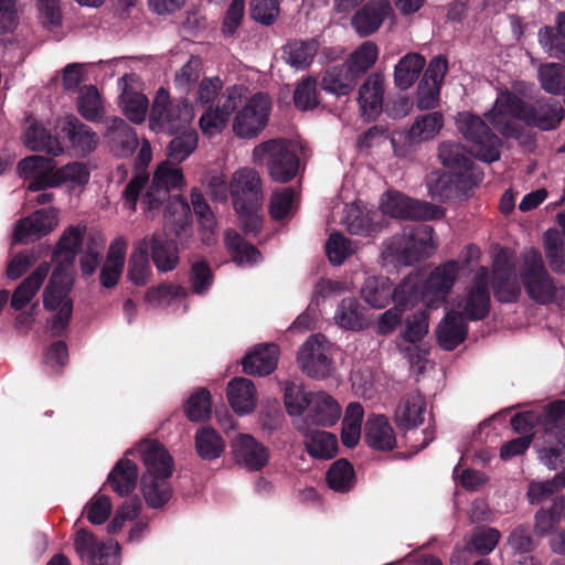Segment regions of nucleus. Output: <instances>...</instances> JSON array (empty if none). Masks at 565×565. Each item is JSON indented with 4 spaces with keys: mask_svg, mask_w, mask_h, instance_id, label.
Masks as SVG:
<instances>
[{
    "mask_svg": "<svg viewBox=\"0 0 565 565\" xmlns=\"http://www.w3.org/2000/svg\"><path fill=\"white\" fill-rule=\"evenodd\" d=\"M443 126L444 117L439 111L418 116L408 130V139L413 142L430 140L439 134Z\"/></svg>",
    "mask_w": 565,
    "mask_h": 565,
    "instance_id": "nucleus-53",
    "label": "nucleus"
},
{
    "mask_svg": "<svg viewBox=\"0 0 565 565\" xmlns=\"http://www.w3.org/2000/svg\"><path fill=\"white\" fill-rule=\"evenodd\" d=\"M138 467L128 458L120 459L108 475L107 481L119 495H128L136 488Z\"/></svg>",
    "mask_w": 565,
    "mask_h": 565,
    "instance_id": "nucleus-39",
    "label": "nucleus"
},
{
    "mask_svg": "<svg viewBox=\"0 0 565 565\" xmlns=\"http://www.w3.org/2000/svg\"><path fill=\"white\" fill-rule=\"evenodd\" d=\"M136 76L126 74L119 81L118 85L121 89L119 105L125 116L135 124L143 122L148 107V98L134 88Z\"/></svg>",
    "mask_w": 565,
    "mask_h": 565,
    "instance_id": "nucleus-22",
    "label": "nucleus"
},
{
    "mask_svg": "<svg viewBox=\"0 0 565 565\" xmlns=\"http://www.w3.org/2000/svg\"><path fill=\"white\" fill-rule=\"evenodd\" d=\"M141 491L147 504L152 509L163 507L172 495L169 478L142 476Z\"/></svg>",
    "mask_w": 565,
    "mask_h": 565,
    "instance_id": "nucleus-49",
    "label": "nucleus"
},
{
    "mask_svg": "<svg viewBox=\"0 0 565 565\" xmlns=\"http://www.w3.org/2000/svg\"><path fill=\"white\" fill-rule=\"evenodd\" d=\"M460 271L457 260H448L435 267L426 277L418 271L409 274L398 286L396 297L399 302H422L427 309H437L455 286Z\"/></svg>",
    "mask_w": 565,
    "mask_h": 565,
    "instance_id": "nucleus-2",
    "label": "nucleus"
},
{
    "mask_svg": "<svg viewBox=\"0 0 565 565\" xmlns=\"http://www.w3.org/2000/svg\"><path fill=\"white\" fill-rule=\"evenodd\" d=\"M427 413L425 396L418 391L405 394L395 409V422L401 429H414L420 426Z\"/></svg>",
    "mask_w": 565,
    "mask_h": 565,
    "instance_id": "nucleus-26",
    "label": "nucleus"
},
{
    "mask_svg": "<svg viewBox=\"0 0 565 565\" xmlns=\"http://www.w3.org/2000/svg\"><path fill=\"white\" fill-rule=\"evenodd\" d=\"M244 86L233 85L226 88L221 106L210 105L199 118L202 134L209 138L215 137L227 127L230 117L242 102Z\"/></svg>",
    "mask_w": 565,
    "mask_h": 565,
    "instance_id": "nucleus-14",
    "label": "nucleus"
},
{
    "mask_svg": "<svg viewBox=\"0 0 565 565\" xmlns=\"http://www.w3.org/2000/svg\"><path fill=\"white\" fill-rule=\"evenodd\" d=\"M563 115V108L557 102L526 106L508 90L500 92L492 109L486 113L487 119L505 137L519 135L518 120L542 130H551L559 125Z\"/></svg>",
    "mask_w": 565,
    "mask_h": 565,
    "instance_id": "nucleus-1",
    "label": "nucleus"
},
{
    "mask_svg": "<svg viewBox=\"0 0 565 565\" xmlns=\"http://www.w3.org/2000/svg\"><path fill=\"white\" fill-rule=\"evenodd\" d=\"M85 238V226L72 225L63 232L54 252V257L60 262L57 268H65L74 263L79 245H84Z\"/></svg>",
    "mask_w": 565,
    "mask_h": 565,
    "instance_id": "nucleus-37",
    "label": "nucleus"
},
{
    "mask_svg": "<svg viewBox=\"0 0 565 565\" xmlns=\"http://www.w3.org/2000/svg\"><path fill=\"white\" fill-rule=\"evenodd\" d=\"M147 237L148 248L151 249V259L156 268L161 273H169L177 268L180 257L175 244L159 232Z\"/></svg>",
    "mask_w": 565,
    "mask_h": 565,
    "instance_id": "nucleus-31",
    "label": "nucleus"
},
{
    "mask_svg": "<svg viewBox=\"0 0 565 565\" xmlns=\"http://www.w3.org/2000/svg\"><path fill=\"white\" fill-rule=\"evenodd\" d=\"M460 134L471 143V152L482 161L493 162L500 158L501 140L490 131L478 116L463 111L456 117Z\"/></svg>",
    "mask_w": 565,
    "mask_h": 565,
    "instance_id": "nucleus-11",
    "label": "nucleus"
},
{
    "mask_svg": "<svg viewBox=\"0 0 565 565\" xmlns=\"http://www.w3.org/2000/svg\"><path fill=\"white\" fill-rule=\"evenodd\" d=\"M375 214L360 204L352 203L344 210L343 224L353 235H369L376 230L373 220Z\"/></svg>",
    "mask_w": 565,
    "mask_h": 565,
    "instance_id": "nucleus-45",
    "label": "nucleus"
},
{
    "mask_svg": "<svg viewBox=\"0 0 565 565\" xmlns=\"http://www.w3.org/2000/svg\"><path fill=\"white\" fill-rule=\"evenodd\" d=\"M365 440L376 450H392L396 446V435L384 415H371L365 425Z\"/></svg>",
    "mask_w": 565,
    "mask_h": 565,
    "instance_id": "nucleus-35",
    "label": "nucleus"
},
{
    "mask_svg": "<svg viewBox=\"0 0 565 565\" xmlns=\"http://www.w3.org/2000/svg\"><path fill=\"white\" fill-rule=\"evenodd\" d=\"M225 245L231 252L233 262L239 267L253 266L262 259L260 253L234 231L226 232Z\"/></svg>",
    "mask_w": 565,
    "mask_h": 565,
    "instance_id": "nucleus-48",
    "label": "nucleus"
},
{
    "mask_svg": "<svg viewBox=\"0 0 565 565\" xmlns=\"http://www.w3.org/2000/svg\"><path fill=\"white\" fill-rule=\"evenodd\" d=\"M364 411L361 404L350 403L347 407L341 439L345 447L353 448L358 445L361 438V425Z\"/></svg>",
    "mask_w": 565,
    "mask_h": 565,
    "instance_id": "nucleus-57",
    "label": "nucleus"
},
{
    "mask_svg": "<svg viewBox=\"0 0 565 565\" xmlns=\"http://www.w3.org/2000/svg\"><path fill=\"white\" fill-rule=\"evenodd\" d=\"M466 335L467 326L458 313H447L438 324L437 340L445 350H454L466 339Z\"/></svg>",
    "mask_w": 565,
    "mask_h": 565,
    "instance_id": "nucleus-38",
    "label": "nucleus"
},
{
    "mask_svg": "<svg viewBox=\"0 0 565 565\" xmlns=\"http://www.w3.org/2000/svg\"><path fill=\"white\" fill-rule=\"evenodd\" d=\"M456 307L460 310V316H465L469 320L483 319L490 308L489 292V270L480 267L473 278L472 286L468 292L460 298Z\"/></svg>",
    "mask_w": 565,
    "mask_h": 565,
    "instance_id": "nucleus-17",
    "label": "nucleus"
},
{
    "mask_svg": "<svg viewBox=\"0 0 565 565\" xmlns=\"http://www.w3.org/2000/svg\"><path fill=\"white\" fill-rule=\"evenodd\" d=\"M392 284L386 277L372 276L365 279L361 289L362 299L373 308H384L393 299Z\"/></svg>",
    "mask_w": 565,
    "mask_h": 565,
    "instance_id": "nucleus-44",
    "label": "nucleus"
},
{
    "mask_svg": "<svg viewBox=\"0 0 565 565\" xmlns=\"http://www.w3.org/2000/svg\"><path fill=\"white\" fill-rule=\"evenodd\" d=\"M385 79L380 73H373L359 88L358 103L361 111L369 118H376L383 109Z\"/></svg>",
    "mask_w": 565,
    "mask_h": 565,
    "instance_id": "nucleus-28",
    "label": "nucleus"
},
{
    "mask_svg": "<svg viewBox=\"0 0 565 565\" xmlns=\"http://www.w3.org/2000/svg\"><path fill=\"white\" fill-rule=\"evenodd\" d=\"M230 193L242 228L247 234H256L262 226L259 210L264 200L258 172L248 167L236 170L230 182Z\"/></svg>",
    "mask_w": 565,
    "mask_h": 565,
    "instance_id": "nucleus-4",
    "label": "nucleus"
},
{
    "mask_svg": "<svg viewBox=\"0 0 565 565\" xmlns=\"http://www.w3.org/2000/svg\"><path fill=\"white\" fill-rule=\"evenodd\" d=\"M380 209L383 214L405 220H437L444 216V210L428 202L413 200L397 191L383 194Z\"/></svg>",
    "mask_w": 565,
    "mask_h": 565,
    "instance_id": "nucleus-13",
    "label": "nucleus"
},
{
    "mask_svg": "<svg viewBox=\"0 0 565 565\" xmlns=\"http://www.w3.org/2000/svg\"><path fill=\"white\" fill-rule=\"evenodd\" d=\"M191 202L198 217L202 242L205 245H211L215 241L216 221L214 214L198 189L192 190Z\"/></svg>",
    "mask_w": 565,
    "mask_h": 565,
    "instance_id": "nucleus-46",
    "label": "nucleus"
},
{
    "mask_svg": "<svg viewBox=\"0 0 565 565\" xmlns=\"http://www.w3.org/2000/svg\"><path fill=\"white\" fill-rule=\"evenodd\" d=\"M232 450L236 462L248 470H259L269 460L268 449L248 434L237 435L232 441Z\"/></svg>",
    "mask_w": 565,
    "mask_h": 565,
    "instance_id": "nucleus-21",
    "label": "nucleus"
},
{
    "mask_svg": "<svg viewBox=\"0 0 565 565\" xmlns=\"http://www.w3.org/2000/svg\"><path fill=\"white\" fill-rule=\"evenodd\" d=\"M297 364L303 374L311 379L323 380L334 370L333 345L322 334H315L299 348Z\"/></svg>",
    "mask_w": 565,
    "mask_h": 565,
    "instance_id": "nucleus-12",
    "label": "nucleus"
},
{
    "mask_svg": "<svg viewBox=\"0 0 565 565\" xmlns=\"http://www.w3.org/2000/svg\"><path fill=\"white\" fill-rule=\"evenodd\" d=\"M227 399L238 415L252 413L257 404V393L253 382L245 377H235L227 384Z\"/></svg>",
    "mask_w": 565,
    "mask_h": 565,
    "instance_id": "nucleus-32",
    "label": "nucleus"
},
{
    "mask_svg": "<svg viewBox=\"0 0 565 565\" xmlns=\"http://www.w3.org/2000/svg\"><path fill=\"white\" fill-rule=\"evenodd\" d=\"M438 157L444 167L450 172H463L469 177L472 166L471 159L466 154L463 148L456 142L445 141L439 145Z\"/></svg>",
    "mask_w": 565,
    "mask_h": 565,
    "instance_id": "nucleus-50",
    "label": "nucleus"
},
{
    "mask_svg": "<svg viewBox=\"0 0 565 565\" xmlns=\"http://www.w3.org/2000/svg\"><path fill=\"white\" fill-rule=\"evenodd\" d=\"M128 239L116 237L109 245L107 256L99 273L100 285L106 289L115 288L122 275Z\"/></svg>",
    "mask_w": 565,
    "mask_h": 565,
    "instance_id": "nucleus-23",
    "label": "nucleus"
},
{
    "mask_svg": "<svg viewBox=\"0 0 565 565\" xmlns=\"http://www.w3.org/2000/svg\"><path fill=\"white\" fill-rule=\"evenodd\" d=\"M468 178L463 172L434 171L427 177L428 193L434 200H450L461 191Z\"/></svg>",
    "mask_w": 565,
    "mask_h": 565,
    "instance_id": "nucleus-30",
    "label": "nucleus"
},
{
    "mask_svg": "<svg viewBox=\"0 0 565 565\" xmlns=\"http://www.w3.org/2000/svg\"><path fill=\"white\" fill-rule=\"evenodd\" d=\"M88 167L83 162H72L54 170L51 186L67 185L70 189L83 188L89 181Z\"/></svg>",
    "mask_w": 565,
    "mask_h": 565,
    "instance_id": "nucleus-54",
    "label": "nucleus"
},
{
    "mask_svg": "<svg viewBox=\"0 0 565 565\" xmlns=\"http://www.w3.org/2000/svg\"><path fill=\"white\" fill-rule=\"evenodd\" d=\"M255 164L267 163L269 177L277 182L287 183L299 172V158L296 145L286 139H270L258 143L252 152Z\"/></svg>",
    "mask_w": 565,
    "mask_h": 565,
    "instance_id": "nucleus-6",
    "label": "nucleus"
},
{
    "mask_svg": "<svg viewBox=\"0 0 565 565\" xmlns=\"http://www.w3.org/2000/svg\"><path fill=\"white\" fill-rule=\"evenodd\" d=\"M246 88L242 102L233 113L232 131L239 139H254L267 126L271 113V99L265 93L246 95Z\"/></svg>",
    "mask_w": 565,
    "mask_h": 565,
    "instance_id": "nucleus-8",
    "label": "nucleus"
},
{
    "mask_svg": "<svg viewBox=\"0 0 565 565\" xmlns=\"http://www.w3.org/2000/svg\"><path fill=\"white\" fill-rule=\"evenodd\" d=\"M355 242L347 238L339 232L331 233L326 243V254L329 262L334 266H340L344 260L358 250Z\"/></svg>",
    "mask_w": 565,
    "mask_h": 565,
    "instance_id": "nucleus-59",
    "label": "nucleus"
},
{
    "mask_svg": "<svg viewBox=\"0 0 565 565\" xmlns=\"http://www.w3.org/2000/svg\"><path fill=\"white\" fill-rule=\"evenodd\" d=\"M312 394L311 392H306L300 385L287 383L285 386V406L287 413L297 418L305 416V411L309 407Z\"/></svg>",
    "mask_w": 565,
    "mask_h": 565,
    "instance_id": "nucleus-62",
    "label": "nucleus"
},
{
    "mask_svg": "<svg viewBox=\"0 0 565 565\" xmlns=\"http://www.w3.org/2000/svg\"><path fill=\"white\" fill-rule=\"evenodd\" d=\"M377 58V45L372 41H365L349 55L345 65L359 78L376 63Z\"/></svg>",
    "mask_w": 565,
    "mask_h": 565,
    "instance_id": "nucleus-56",
    "label": "nucleus"
},
{
    "mask_svg": "<svg viewBox=\"0 0 565 565\" xmlns=\"http://www.w3.org/2000/svg\"><path fill=\"white\" fill-rule=\"evenodd\" d=\"M50 271L47 263L40 264L12 294L10 305L14 310H21L36 296Z\"/></svg>",
    "mask_w": 565,
    "mask_h": 565,
    "instance_id": "nucleus-36",
    "label": "nucleus"
},
{
    "mask_svg": "<svg viewBox=\"0 0 565 565\" xmlns=\"http://www.w3.org/2000/svg\"><path fill=\"white\" fill-rule=\"evenodd\" d=\"M327 481L329 487L338 492H347L354 484V470L347 460L335 461L328 471Z\"/></svg>",
    "mask_w": 565,
    "mask_h": 565,
    "instance_id": "nucleus-64",
    "label": "nucleus"
},
{
    "mask_svg": "<svg viewBox=\"0 0 565 565\" xmlns=\"http://www.w3.org/2000/svg\"><path fill=\"white\" fill-rule=\"evenodd\" d=\"M104 139L110 150L119 157L130 156L138 146L136 131L119 117L106 121Z\"/></svg>",
    "mask_w": 565,
    "mask_h": 565,
    "instance_id": "nucleus-24",
    "label": "nucleus"
},
{
    "mask_svg": "<svg viewBox=\"0 0 565 565\" xmlns=\"http://www.w3.org/2000/svg\"><path fill=\"white\" fill-rule=\"evenodd\" d=\"M184 412L189 420H205L211 415V394L205 388L195 390L186 399Z\"/></svg>",
    "mask_w": 565,
    "mask_h": 565,
    "instance_id": "nucleus-63",
    "label": "nucleus"
},
{
    "mask_svg": "<svg viewBox=\"0 0 565 565\" xmlns=\"http://www.w3.org/2000/svg\"><path fill=\"white\" fill-rule=\"evenodd\" d=\"M392 13L387 1H370L354 13L351 23L360 36H367L376 32Z\"/></svg>",
    "mask_w": 565,
    "mask_h": 565,
    "instance_id": "nucleus-25",
    "label": "nucleus"
},
{
    "mask_svg": "<svg viewBox=\"0 0 565 565\" xmlns=\"http://www.w3.org/2000/svg\"><path fill=\"white\" fill-rule=\"evenodd\" d=\"M563 488H565V468L551 480L531 481L526 495L530 504H539Z\"/></svg>",
    "mask_w": 565,
    "mask_h": 565,
    "instance_id": "nucleus-61",
    "label": "nucleus"
},
{
    "mask_svg": "<svg viewBox=\"0 0 565 565\" xmlns=\"http://www.w3.org/2000/svg\"><path fill=\"white\" fill-rule=\"evenodd\" d=\"M58 223L55 209H40L28 217L21 220L14 230V239L28 243L52 232Z\"/></svg>",
    "mask_w": 565,
    "mask_h": 565,
    "instance_id": "nucleus-19",
    "label": "nucleus"
},
{
    "mask_svg": "<svg viewBox=\"0 0 565 565\" xmlns=\"http://www.w3.org/2000/svg\"><path fill=\"white\" fill-rule=\"evenodd\" d=\"M55 128L68 138L72 148L78 154L85 156L93 152L99 143L98 135L73 115L60 118Z\"/></svg>",
    "mask_w": 565,
    "mask_h": 565,
    "instance_id": "nucleus-20",
    "label": "nucleus"
},
{
    "mask_svg": "<svg viewBox=\"0 0 565 565\" xmlns=\"http://www.w3.org/2000/svg\"><path fill=\"white\" fill-rule=\"evenodd\" d=\"M184 184L180 168L170 161H162L153 173L152 181L143 172L137 173L126 186L124 204L130 211H136L138 200L146 211L158 209L168 200L169 193Z\"/></svg>",
    "mask_w": 565,
    "mask_h": 565,
    "instance_id": "nucleus-3",
    "label": "nucleus"
},
{
    "mask_svg": "<svg viewBox=\"0 0 565 565\" xmlns=\"http://www.w3.org/2000/svg\"><path fill=\"white\" fill-rule=\"evenodd\" d=\"M539 79L542 88L553 95L565 92V66L547 63L539 67Z\"/></svg>",
    "mask_w": 565,
    "mask_h": 565,
    "instance_id": "nucleus-60",
    "label": "nucleus"
},
{
    "mask_svg": "<svg viewBox=\"0 0 565 565\" xmlns=\"http://www.w3.org/2000/svg\"><path fill=\"white\" fill-rule=\"evenodd\" d=\"M317 51L316 40H295L285 45L284 55L287 64L296 68H305L311 64Z\"/></svg>",
    "mask_w": 565,
    "mask_h": 565,
    "instance_id": "nucleus-52",
    "label": "nucleus"
},
{
    "mask_svg": "<svg viewBox=\"0 0 565 565\" xmlns=\"http://www.w3.org/2000/svg\"><path fill=\"white\" fill-rule=\"evenodd\" d=\"M74 547L79 558L90 565H119V545L113 540L100 541L87 530L76 532Z\"/></svg>",
    "mask_w": 565,
    "mask_h": 565,
    "instance_id": "nucleus-16",
    "label": "nucleus"
},
{
    "mask_svg": "<svg viewBox=\"0 0 565 565\" xmlns=\"http://www.w3.org/2000/svg\"><path fill=\"white\" fill-rule=\"evenodd\" d=\"M340 416L339 403L328 393L319 391L312 394L305 416L296 418L294 424L299 433H307L310 428L332 426L340 419Z\"/></svg>",
    "mask_w": 565,
    "mask_h": 565,
    "instance_id": "nucleus-15",
    "label": "nucleus"
},
{
    "mask_svg": "<svg viewBox=\"0 0 565 565\" xmlns=\"http://www.w3.org/2000/svg\"><path fill=\"white\" fill-rule=\"evenodd\" d=\"M198 132L193 129L185 130L174 137L167 148L168 161L172 163L183 162L194 152L198 147Z\"/></svg>",
    "mask_w": 565,
    "mask_h": 565,
    "instance_id": "nucleus-58",
    "label": "nucleus"
},
{
    "mask_svg": "<svg viewBox=\"0 0 565 565\" xmlns=\"http://www.w3.org/2000/svg\"><path fill=\"white\" fill-rule=\"evenodd\" d=\"M194 443L198 455L204 460L217 459L225 450L224 439L210 426L196 430Z\"/></svg>",
    "mask_w": 565,
    "mask_h": 565,
    "instance_id": "nucleus-47",
    "label": "nucleus"
},
{
    "mask_svg": "<svg viewBox=\"0 0 565 565\" xmlns=\"http://www.w3.org/2000/svg\"><path fill=\"white\" fill-rule=\"evenodd\" d=\"M437 246L433 227L420 224L404 228L402 234L395 235L383 250V257L398 264L413 265L429 257Z\"/></svg>",
    "mask_w": 565,
    "mask_h": 565,
    "instance_id": "nucleus-5",
    "label": "nucleus"
},
{
    "mask_svg": "<svg viewBox=\"0 0 565 565\" xmlns=\"http://www.w3.org/2000/svg\"><path fill=\"white\" fill-rule=\"evenodd\" d=\"M305 436V446L308 454L319 459H331L337 455L338 440L337 437L328 431L310 428Z\"/></svg>",
    "mask_w": 565,
    "mask_h": 565,
    "instance_id": "nucleus-41",
    "label": "nucleus"
},
{
    "mask_svg": "<svg viewBox=\"0 0 565 565\" xmlns=\"http://www.w3.org/2000/svg\"><path fill=\"white\" fill-rule=\"evenodd\" d=\"M279 349L274 343L255 347L244 359L243 370L250 375L264 376L271 373L278 362Z\"/></svg>",
    "mask_w": 565,
    "mask_h": 565,
    "instance_id": "nucleus-33",
    "label": "nucleus"
},
{
    "mask_svg": "<svg viewBox=\"0 0 565 565\" xmlns=\"http://www.w3.org/2000/svg\"><path fill=\"white\" fill-rule=\"evenodd\" d=\"M494 295L497 299L502 302L515 301L521 294V288L514 274V267L509 264L504 252L494 262Z\"/></svg>",
    "mask_w": 565,
    "mask_h": 565,
    "instance_id": "nucleus-29",
    "label": "nucleus"
},
{
    "mask_svg": "<svg viewBox=\"0 0 565 565\" xmlns=\"http://www.w3.org/2000/svg\"><path fill=\"white\" fill-rule=\"evenodd\" d=\"M358 77L349 67L335 65L328 68L322 77V88L337 96H345L355 87Z\"/></svg>",
    "mask_w": 565,
    "mask_h": 565,
    "instance_id": "nucleus-42",
    "label": "nucleus"
},
{
    "mask_svg": "<svg viewBox=\"0 0 565 565\" xmlns=\"http://www.w3.org/2000/svg\"><path fill=\"white\" fill-rule=\"evenodd\" d=\"M333 320L345 330H361L365 326L362 307L355 298H344L337 307Z\"/></svg>",
    "mask_w": 565,
    "mask_h": 565,
    "instance_id": "nucleus-51",
    "label": "nucleus"
},
{
    "mask_svg": "<svg viewBox=\"0 0 565 565\" xmlns=\"http://www.w3.org/2000/svg\"><path fill=\"white\" fill-rule=\"evenodd\" d=\"M105 247V238L102 234L86 236L85 243L79 250V266L83 275H92L100 265Z\"/></svg>",
    "mask_w": 565,
    "mask_h": 565,
    "instance_id": "nucleus-55",
    "label": "nucleus"
},
{
    "mask_svg": "<svg viewBox=\"0 0 565 565\" xmlns=\"http://www.w3.org/2000/svg\"><path fill=\"white\" fill-rule=\"evenodd\" d=\"M24 145L31 151H44L52 156L63 153L60 141L53 137L46 128L38 122H32L24 134Z\"/></svg>",
    "mask_w": 565,
    "mask_h": 565,
    "instance_id": "nucleus-43",
    "label": "nucleus"
},
{
    "mask_svg": "<svg viewBox=\"0 0 565 565\" xmlns=\"http://www.w3.org/2000/svg\"><path fill=\"white\" fill-rule=\"evenodd\" d=\"M137 451L146 472L143 476L170 478L173 472V459L167 448L157 440L143 439L135 448L129 449L126 455Z\"/></svg>",
    "mask_w": 565,
    "mask_h": 565,
    "instance_id": "nucleus-18",
    "label": "nucleus"
},
{
    "mask_svg": "<svg viewBox=\"0 0 565 565\" xmlns=\"http://www.w3.org/2000/svg\"><path fill=\"white\" fill-rule=\"evenodd\" d=\"M72 285L73 279L66 268H55L43 291V307L52 312L50 328L55 335L67 328L73 313Z\"/></svg>",
    "mask_w": 565,
    "mask_h": 565,
    "instance_id": "nucleus-7",
    "label": "nucleus"
},
{
    "mask_svg": "<svg viewBox=\"0 0 565 565\" xmlns=\"http://www.w3.org/2000/svg\"><path fill=\"white\" fill-rule=\"evenodd\" d=\"M151 274L148 237H143L132 244L127 264V278L136 286H143L150 280Z\"/></svg>",
    "mask_w": 565,
    "mask_h": 565,
    "instance_id": "nucleus-34",
    "label": "nucleus"
},
{
    "mask_svg": "<svg viewBox=\"0 0 565 565\" xmlns=\"http://www.w3.org/2000/svg\"><path fill=\"white\" fill-rule=\"evenodd\" d=\"M520 279L529 297L542 305L555 301L562 292L550 277L541 253L534 248L522 253Z\"/></svg>",
    "mask_w": 565,
    "mask_h": 565,
    "instance_id": "nucleus-10",
    "label": "nucleus"
},
{
    "mask_svg": "<svg viewBox=\"0 0 565 565\" xmlns=\"http://www.w3.org/2000/svg\"><path fill=\"white\" fill-rule=\"evenodd\" d=\"M193 118V106L185 98L171 100L167 89H158L149 118L151 130L173 134L188 127Z\"/></svg>",
    "mask_w": 565,
    "mask_h": 565,
    "instance_id": "nucleus-9",
    "label": "nucleus"
},
{
    "mask_svg": "<svg viewBox=\"0 0 565 565\" xmlns=\"http://www.w3.org/2000/svg\"><path fill=\"white\" fill-rule=\"evenodd\" d=\"M19 174L29 181L30 191H39L52 188L54 166L52 160L42 156H30L18 164Z\"/></svg>",
    "mask_w": 565,
    "mask_h": 565,
    "instance_id": "nucleus-27",
    "label": "nucleus"
},
{
    "mask_svg": "<svg viewBox=\"0 0 565 565\" xmlns=\"http://www.w3.org/2000/svg\"><path fill=\"white\" fill-rule=\"evenodd\" d=\"M425 57L419 53H407L394 67V82L399 89L412 87L418 79L424 66Z\"/></svg>",
    "mask_w": 565,
    "mask_h": 565,
    "instance_id": "nucleus-40",
    "label": "nucleus"
}]
</instances>
